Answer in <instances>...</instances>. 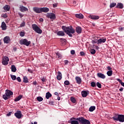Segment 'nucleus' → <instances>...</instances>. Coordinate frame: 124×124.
I'll return each instance as SVG.
<instances>
[{"mask_svg":"<svg viewBox=\"0 0 124 124\" xmlns=\"http://www.w3.org/2000/svg\"><path fill=\"white\" fill-rule=\"evenodd\" d=\"M62 29L63 30V31H64V32L67 34V35L70 36V37H72V34L75 33V30L72 26L66 27L62 26Z\"/></svg>","mask_w":124,"mask_h":124,"instance_id":"obj_1","label":"nucleus"},{"mask_svg":"<svg viewBox=\"0 0 124 124\" xmlns=\"http://www.w3.org/2000/svg\"><path fill=\"white\" fill-rule=\"evenodd\" d=\"M11 95H13V92L9 90H6L5 94L2 95V98L5 100H7L10 98Z\"/></svg>","mask_w":124,"mask_h":124,"instance_id":"obj_2","label":"nucleus"},{"mask_svg":"<svg viewBox=\"0 0 124 124\" xmlns=\"http://www.w3.org/2000/svg\"><path fill=\"white\" fill-rule=\"evenodd\" d=\"M32 29L35 32L39 33V34L42 33V30L36 24H32Z\"/></svg>","mask_w":124,"mask_h":124,"instance_id":"obj_3","label":"nucleus"},{"mask_svg":"<svg viewBox=\"0 0 124 124\" xmlns=\"http://www.w3.org/2000/svg\"><path fill=\"white\" fill-rule=\"evenodd\" d=\"M78 120V122L80 124H91V122L89 120L85 119L83 117H79Z\"/></svg>","mask_w":124,"mask_h":124,"instance_id":"obj_4","label":"nucleus"},{"mask_svg":"<svg viewBox=\"0 0 124 124\" xmlns=\"http://www.w3.org/2000/svg\"><path fill=\"white\" fill-rule=\"evenodd\" d=\"M31 42L28 41L27 39H24L23 40H21L19 41V44L21 45H25V46H29L31 44Z\"/></svg>","mask_w":124,"mask_h":124,"instance_id":"obj_5","label":"nucleus"},{"mask_svg":"<svg viewBox=\"0 0 124 124\" xmlns=\"http://www.w3.org/2000/svg\"><path fill=\"white\" fill-rule=\"evenodd\" d=\"M80 117L78 118H75V117H72L70 119V122L71 124H79L80 123H79V120L78 119H79Z\"/></svg>","mask_w":124,"mask_h":124,"instance_id":"obj_6","label":"nucleus"},{"mask_svg":"<svg viewBox=\"0 0 124 124\" xmlns=\"http://www.w3.org/2000/svg\"><path fill=\"white\" fill-rule=\"evenodd\" d=\"M15 116L17 118V119H21L23 117V114H22V111L20 110H17L16 113H15Z\"/></svg>","mask_w":124,"mask_h":124,"instance_id":"obj_7","label":"nucleus"},{"mask_svg":"<svg viewBox=\"0 0 124 124\" xmlns=\"http://www.w3.org/2000/svg\"><path fill=\"white\" fill-rule=\"evenodd\" d=\"M8 62H9V58L8 57L5 56L2 59V63L3 65H7Z\"/></svg>","mask_w":124,"mask_h":124,"instance_id":"obj_8","label":"nucleus"},{"mask_svg":"<svg viewBox=\"0 0 124 124\" xmlns=\"http://www.w3.org/2000/svg\"><path fill=\"white\" fill-rule=\"evenodd\" d=\"M46 18H49V19H56V15L54 13H47L46 15Z\"/></svg>","mask_w":124,"mask_h":124,"instance_id":"obj_9","label":"nucleus"},{"mask_svg":"<svg viewBox=\"0 0 124 124\" xmlns=\"http://www.w3.org/2000/svg\"><path fill=\"white\" fill-rule=\"evenodd\" d=\"M19 10L21 12H26V11H29V9L23 5H20Z\"/></svg>","mask_w":124,"mask_h":124,"instance_id":"obj_10","label":"nucleus"},{"mask_svg":"<svg viewBox=\"0 0 124 124\" xmlns=\"http://www.w3.org/2000/svg\"><path fill=\"white\" fill-rule=\"evenodd\" d=\"M118 121L120 122V123L124 122V115L123 114H119L118 115Z\"/></svg>","mask_w":124,"mask_h":124,"instance_id":"obj_11","label":"nucleus"},{"mask_svg":"<svg viewBox=\"0 0 124 124\" xmlns=\"http://www.w3.org/2000/svg\"><path fill=\"white\" fill-rule=\"evenodd\" d=\"M33 10L36 13H41V8H38L37 7H34L33 8Z\"/></svg>","mask_w":124,"mask_h":124,"instance_id":"obj_12","label":"nucleus"},{"mask_svg":"<svg viewBox=\"0 0 124 124\" xmlns=\"http://www.w3.org/2000/svg\"><path fill=\"white\" fill-rule=\"evenodd\" d=\"M1 28L2 31H5L7 29V26H6V24L4 21L2 22L1 25Z\"/></svg>","mask_w":124,"mask_h":124,"instance_id":"obj_13","label":"nucleus"},{"mask_svg":"<svg viewBox=\"0 0 124 124\" xmlns=\"http://www.w3.org/2000/svg\"><path fill=\"white\" fill-rule=\"evenodd\" d=\"M89 18H90V19H92V20H98V19H99V16L90 15L89 16Z\"/></svg>","mask_w":124,"mask_h":124,"instance_id":"obj_14","label":"nucleus"},{"mask_svg":"<svg viewBox=\"0 0 124 124\" xmlns=\"http://www.w3.org/2000/svg\"><path fill=\"white\" fill-rule=\"evenodd\" d=\"M76 31L78 34H80L82 32V28L80 26L76 27Z\"/></svg>","mask_w":124,"mask_h":124,"instance_id":"obj_15","label":"nucleus"},{"mask_svg":"<svg viewBox=\"0 0 124 124\" xmlns=\"http://www.w3.org/2000/svg\"><path fill=\"white\" fill-rule=\"evenodd\" d=\"M97 76L98 78H101V79H105V78H106L105 75L101 73H98Z\"/></svg>","mask_w":124,"mask_h":124,"instance_id":"obj_16","label":"nucleus"},{"mask_svg":"<svg viewBox=\"0 0 124 124\" xmlns=\"http://www.w3.org/2000/svg\"><path fill=\"white\" fill-rule=\"evenodd\" d=\"M89 93H90L89 91H83L81 92V95L82 97H86Z\"/></svg>","mask_w":124,"mask_h":124,"instance_id":"obj_17","label":"nucleus"},{"mask_svg":"<svg viewBox=\"0 0 124 124\" xmlns=\"http://www.w3.org/2000/svg\"><path fill=\"white\" fill-rule=\"evenodd\" d=\"M75 80L76 81V83L78 84V85H80V84L82 83V79H81V78L79 77H76Z\"/></svg>","mask_w":124,"mask_h":124,"instance_id":"obj_18","label":"nucleus"},{"mask_svg":"<svg viewBox=\"0 0 124 124\" xmlns=\"http://www.w3.org/2000/svg\"><path fill=\"white\" fill-rule=\"evenodd\" d=\"M76 18H78V19H84V15L83 14H77L75 15Z\"/></svg>","mask_w":124,"mask_h":124,"instance_id":"obj_19","label":"nucleus"},{"mask_svg":"<svg viewBox=\"0 0 124 124\" xmlns=\"http://www.w3.org/2000/svg\"><path fill=\"white\" fill-rule=\"evenodd\" d=\"M49 12V8L47 7H43L41 8V12H44L45 13H47V12Z\"/></svg>","mask_w":124,"mask_h":124,"instance_id":"obj_20","label":"nucleus"},{"mask_svg":"<svg viewBox=\"0 0 124 124\" xmlns=\"http://www.w3.org/2000/svg\"><path fill=\"white\" fill-rule=\"evenodd\" d=\"M3 41L4 43H9L10 42V38L9 36H6L3 38Z\"/></svg>","mask_w":124,"mask_h":124,"instance_id":"obj_21","label":"nucleus"},{"mask_svg":"<svg viewBox=\"0 0 124 124\" xmlns=\"http://www.w3.org/2000/svg\"><path fill=\"white\" fill-rule=\"evenodd\" d=\"M106 41V39L101 38L97 40V44H101V43H105Z\"/></svg>","mask_w":124,"mask_h":124,"instance_id":"obj_22","label":"nucleus"},{"mask_svg":"<svg viewBox=\"0 0 124 124\" xmlns=\"http://www.w3.org/2000/svg\"><path fill=\"white\" fill-rule=\"evenodd\" d=\"M116 8H119V9H123L124 8V4L122 3H118Z\"/></svg>","mask_w":124,"mask_h":124,"instance_id":"obj_23","label":"nucleus"},{"mask_svg":"<svg viewBox=\"0 0 124 124\" xmlns=\"http://www.w3.org/2000/svg\"><path fill=\"white\" fill-rule=\"evenodd\" d=\"M57 80H59V81L60 80H62V73L61 72H58L57 73Z\"/></svg>","mask_w":124,"mask_h":124,"instance_id":"obj_24","label":"nucleus"},{"mask_svg":"<svg viewBox=\"0 0 124 124\" xmlns=\"http://www.w3.org/2000/svg\"><path fill=\"white\" fill-rule=\"evenodd\" d=\"M57 34L59 36H64V35H65L64 32L62 31H59L57 32Z\"/></svg>","mask_w":124,"mask_h":124,"instance_id":"obj_25","label":"nucleus"},{"mask_svg":"<svg viewBox=\"0 0 124 124\" xmlns=\"http://www.w3.org/2000/svg\"><path fill=\"white\" fill-rule=\"evenodd\" d=\"M3 9L5 10V11H9V10H10V6L8 5H5L3 7Z\"/></svg>","mask_w":124,"mask_h":124,"instance_id":"obj_26","label":"nucleus"},{"mask_svg":"<svg viewBox=\"0 0 124 124\" xmlns=\"http://www.w3.org/2000/svg\"><path fill=\"white\" fill-rule=\"evenodd\" d=\"M23 97V95H19L18 97H16L15 99V102H17V101H19V100H20Z\"/></svg>","mask_w":124,"mask_h":124,"instance_id":"obj_27","label":"nucleus"},{"mask_svg":"<svg viewBox=\"0 0 124 124\" xmlns=\"http://www.w3.org/2000/svg\"><path fill=\"white\" fill-rule=\"evenodd\" d=\"M51 96H52V94H51L50 92H47L46 93V99H49V98H50V97H51Z\"/></svg>","mask_w":124,"mask_h":124,"instance_id":"obj_28","label":"nucleus"},{"mask_svg":"<svg viewBox=\"0 0 124 124\" xmlns=\"http://www.w3.org/2000/svg\"><path fill=\"white\" fill-rule=\"evenodd\" d=\"M113 121H117V122L119 121V115L116 114L112 117Z\"/></svg>","mask_w":124,"mask_h":124,"instance_id":"obj_29","label":"nucleus"},{"mask_svg":"<svg viewBox=\"0 0 124 124\" xmlns=\"http://www.w3.org/2000/svg\"><path fill=\"white\" fill-rule=\"evenodd\" d=\"M11 70L12 72H15L16 71H17V69L14 65H12Z\"/></svg>","mask_w":124,"mask_h":124,"instance_id":"obj_30","label":"nucleus"},{"mask_svg":"<svg viewBox=\"0 0 124 124\" xmlns=\"http://www.w3.org/2000/svg\"><path fill=\"white\" fill-rule=\"evenodd\" d=\"M60 40L62 45H65V44H66V40L65 39L61 38Z\"/></svg>","mask_w":124,"mask_h":124,"instance_id":"obj_31","label":"nucleus"},{"mask_svg":"<svg viewBox=\"0 0 124 124\" xmlns=\"http://www.w3.org/2000/svg\"><path fill=\"white\" fill-rule=\"evenodd\" d=\"M107 74L108 76H112V75H113V71L112 70L108 71L107 72Z\"/></svg>","mask_w":124,"mask_h":124,"instance_id":"obj_32","label":"nucleus"},{"mask_svg":"<svg viewBox=\"0 0 124 124\" xmlns=\"http://www.w3.org/2000/svg\"><path fill=\"white\" fill-rule=\"evenodd\" d=\"M94 110H95V107H94V106H91L89 108L90 112H93V111H94Z\"/></svg>","mask_w":124,"mask_h":124,"instance_id":"obj_33","label":"nucleus"},{"mask_svg":"<svg viewBox=\"0 0 124 124\" xmlns=\"http://www.w3.org/2000/svg\"><path fill=\"white\" fill-rule=\"evenodd\" d=\"M116 80L121 84V86H123V87H124V82L122 81V80H121V79L117 78Z\"/></svg>","mask_w":124,"mask_h":124,"instance_id":"obj_34","label":"nucleus"},{"mask_svg":"<svg viewBox=\"0 0 124 124\" xmlns=\"http://www.w3.org/2000/svg\"><path fill=\"white\" fill-rule=\"evenodd\" d=\"M23 82L24 83H29V79L27 77L25 76L23 77Z\"/></svg>","mask_w":124,"mask_h":124,"instance_id":"obj_35","label":"nucleus"},{"mask_svg":"<svg viewBox=\"0 0 124 124\" xmlns=\"http://www.w3.org/2000/svg\"><path fill=\"white\" fill-rule=\"evenodd\" d=\"M117 3H114V2H112L110 4L109 7L110 8H113V7H115V6H116Z\"/></svg>","mask_w":124,"mask_h":124,"instance_id":"obj_36","label":"nucleus"},{"mask_svg":"<svg viewBox=\"0 0 124 124\" xmlns=\"http://www.w3.org/2000/svg\"><path fill=\"white\" fill-rule=\"evenodd\" d=\"M37 100L39 102H41L43 101V98L41 96H38L37 97Z\"/></svg>","mask_w":124,"mask_h":124,"instance_id":"obj_37","label":"nucleus"},{"mask_svg":"<svg viewBox=\"0 0 124 124\" xmlns=\"http://www.w3.org/2000/svg\"><path fill=\"white\" fill-rule=\"evenodd\" d=\"M91 87H92V88H94L95 87H96V84H95V82L92 81L91 83Z\"/></svg>","mask_w":124,"mask_h":124,"instance_id":"obj_38","label":"nucleus"},{"mask_svg":"<svg viewBox=\"0 0 124 124\" xmlns=\"http://www.w3.org/2000/svg\"><path fill=\"white\" fill-rule=\"evenodd\" d=\"M71 101L73 103H76V99L73 97H71Z\"/></svg>","mask_w":124,"mask_h":124,"instance_id":"obj_39","label":"nucleus"},{"mask_svg":"<svg viewBox=\"0 0 124 124\" xmlns=\"http://www.w3.org/2000/svg\"><path fill=\"white\" fill-rule=\"evenodd\" d=\"M11 78L12 79V80H15L16 79V76L13 75H10Z\"/></svg>","mask_w":124,"mask_h":124,"instance_id":"obj_40","label":"nucleus"},{"mask_svg":"<svg viewBox=\"0 0 124 124\" xmlns=\"http://www.w3.org/2000/svg\"><path fill=\"white\" fill-rule=\"evenodd\" d=\"M90 53L92 54V55H94L95 54V50L94 49H92L90 50Z\"/></svg>","mask_w":124,"mask_h":124,"instance_id":"obj_41","label":"nucleus"},{"mask_svg":"<svg viewBox=\"0 0 124 124\" xmlns=\"http://www.w3.org/2000/svg\"><path fill=\"white\" fill-rule=\"evenodd\" d=\"M25 26H26V22H25V21H23L20 25V28H22V27H25Z\"/></svg>","mask_w":124,"mask_h":124,"instance_id":"obj_42","label":"nucleus"},{"mask_svg":"<svg viewBox=\"0 0 124 124\" xmlns=\"http://www.w3.org/2000/svg\"><path fill=\"white\" fill-rule=\"evenodd\" d=\"M96 86L99 88V89H101V84H100V83L97 82L96 83Z\"/></svg>","mask_w":124,"mask_h":124,"instance_id":"obj_43","label":"nucleus"},{"mask_svg":"<svg viewBox=\"0 0 124 124\" xmlns=\"http://www.w3.org/2000/svg\"><path fill=\"white\" fill-rule=\"evenodd\" d=\"M1 17L4 18V19H6V18H7V14H5L1 15Z\"/></svg>","mask_w":124,"mask_h":124,"instance_id":"obj_44","label":"nucleus"},{"mask_svg":"<svg viewBox=\"0 0 124 124\" xmlns=\"http://www.w3.org/2000/svg\"><path fill=\"white\" fill-rule=\"evenodd\" d=\"M56 55H57L58 59H60V58H62V54H61V53L57 52L56 53Z\"/></svg>","mask_w":124,"mask_h":124,"instance_id":"obj_45","label":"nucleus"},{"mask_svg":"<svg viewBox=\"0 0 124 124\" xmlns=\"http://www.w3.org/2000/svg\"><path fill=\"white\" fill-rule=\"evenodd\" d=\"M19 34H20V36H22V37L25 36V32H23V31H21V32L19 33Z\"/></svg>","mask_w":124,"mask_h":124,"instance_id":"obj_46","label":"nucleus"},{"mask_svg":"<svg viewBox=\"0 0 124 124\" xmlns=\"http://www.w3.org/2000/svg\"><path fill=\"white\" fill-rule=\"evenodd\" d=\"M64 83L66 85V86H68V85H69V81L68 80H66L64 81Z\"/></svg>","mask_w":124,"mask_h":124,"instance_id":"obj_47","label":"nucleus"},{"mask_svg":"<svg viewBox=\"0 0 124 124\" xmlns=\"http://www.w3.org/2000/svg\"><path fill=\"white\" fill-rule=\"evenodd\" d=\"M16 80L17 81H18V82H21L22 81V80L21 79V78H20V77H18L16 78Z\"/></svg>","mask_w":124,"mask_h":124,"instance_id":"obj_48","label":"nucleus"},{"mask_svg":"<svg viewBox=\"0 0 124 124\" xmlns=\"http://www.w3.org/2000/svg\"><path fill=\"white\" fill-rule=\"evenodd\" d=\"M124 27H120L119 28V31H124Z\"/></svg>","mask_w":124,"mask_h":124,"instance_id":"obj_49","label":"nucleus"},{"mask_svg":"<svg viewBox=\"0 0 124 124\" xmlns=\"http://www.w3.org/2000/svg\"><path fill=\"white\" fill-rule=\"evenodd\" d=\"M18 15L19 16L20 18H22V17H24V15H23L21 13H18Z\"/></svg>","mask_w":124,"mask_h":124,"instance_id":"obj_50","label":"nucleus"},{"mask_svg":"<svg viewBox=\"0 0 124 124\" xmlns=\"http://www.w3.org/2000/svg\"><path fill=\"white\" fill-rule=\"evenodd\" d=\"M75 54V50H71V55H74Z\"/></svg>","mask_w":124,"mask_h":124,"instance_id":"obj_51","label":"nucleus"},{"mask_svg":"<svg viewBox=\"0 0 124 124\" xmlns=\"http://www.w3.org/2000/svg\"><path fill=\"white\" fill-rule=\"evenodd\" d=\"M64 64L66 65L67 64H68V62H69L68 60H65L64 61Z\"/></svg>","mask_w":124,"mask_h":124,"instance_id":"obj_52","label":"nucleus"},{"mask_svg":"<svg viewBox=\"0 0 124 124\" xmlns=\"http://www.w3.org/2000/svg\"><path fill=\"white\" fill-rule=\"evenodd\" d=\"M92 43H93V44H94L95 43H98V42L96 40H92Z\"/></svg>","mask_w":124,"mask_h":124,"instance_id":"obj_53","label":"nucleus"},{"mask_svg":"<svg viewBox=\"0 0 124 124\" xmlns=\"http://www.w3.org/2000/svg\"><path fill=\"white\" fill-rule=\"evenodd\" d=\"M12 114V112H9L7 114V116L8 117H10V116H11V114Z\"/></svg>","mask_w":124,"mask_h":124,"instance_id":"obj_54","label":"nucleus"},{"mask_svg":"<svg viewBox=\"0 0 124 124\" xmlns=\"http://www.w3.org/2000/svg\"><path fill=\"white\" fill-rule=\"evenodd\" d=\"M107 68L108 70H109V71L112 70V68H111V67H110L109 66H107Z\"/></svg>","mask_w":124,"mask_h":124,"instance_id":"obj_55","label":"nucleus"},{"mask_svg":"<svg viewBox=\"0 0 124 124\" xmlns=\"http://www.w3.org/2000/svg\"><path fill=\"white\" fill-rule=\"evenodd\" d=\"M41 80H42V82H45V81H46V78H41Z\"/></svg>","mask_w":124,"mask_h":124,"instance_id":"obj_56","label":"nucleus"},{"mask_svg":"<svg viewBox=\"0 0 124 124\" xmlns=\"http://www.w3.org/2000/svg\"><path fill=\"white\" fill-rule=\"evenodd\" d=\"M80 56H84V55H85V53H84L83 51H81L80 52Z\"/></svg>","mask_w":124,"mask_h":124,"instance_id":"obj_57","label":"nucleus"},{"mask_svg":"<svg viewBox=\"0 0 124 124\" xmlns=\"http://www.w3.org/2000/svg\"><path fill=\"white\" fill-rule=\"evenodd\" d=\"M28 71H29V72H30V73H32V71L30 69H28Z\"/></svg>","mask_w":124,"mask_h":124,"instance_id":"obj_58","label":"nucleus"},{"mask_svg":"<svg viewBox=\"0 0 124 124\" xmlns=\"http://www.w3.org/2000/svg\"><path fill=\"white\" fill-rule=\"evenodd\" d=\"M39 21H40V22H43V21H44V20L43 19V18H40Z\"/></svg>","mask_w":124,"mask_h":124,"instance_id":"obj_59","label":"nucleus"},{"mask_svg":"<svg viewBox=\"0 0 124 124\" xmlns=\"http://www.w3.org/2000/svg\"><path fill=\"white\" fill-rule=\"evenodd\" d=\"M54 94H55V95H58V96H59V93H58V92H55V93H54Z\"/></svg>","mask_w":124,"mask_h":124,"instance_id":"obj_60","label":"nucleus"},{"mask_svg":"<svg viewBox=\"0 0 124 124\" xmlns=\"http://www.w3.org/2000/svg\"><path fill=\"white\" fill-rule=\"evenodd\" d=\"M119 90H120V92H123V91H124V88H120V89H119Z\"/></svg>","mask_w":124,"mask_h":124,"instance_id":"obj_61","label":"nucleus"},{"mask_svg":"<svg viewBox=\"0 0 124 124\" xmlns=\"http://www.w3.org/2000/svg\"><path fill=\"white\" fill-rule=\"evenodd\" d=\"M36 84H37V82H36V81H34L33 82V85H36Z\"/></svg>","mask_w":124,"mask_h":124,"instance_id":"obj_62","label":"nucleus"},{"mask_svg":"<svg viewBox=\"0 0 124 124\" xmlns=\"http://www.w3.org/2000/svg\"><path fill=\"white\" fill-rule=\"evenodd\" d=\"M57 99H58V100H61V97H58Z\"/></svg>","mask_w":124,"mask_h":124,"instance_id":"obj_63","label":"nucleus"},{"mask_svg":"<svg viewBox=\"0 0 124 124\" xmlns=\"http://www.w3.org/2000/svg\"><path fill=\"white\" fill-rule=\"evenodd\" d=\"M33 124H37V122H34Z\"/></svg>","mask_w":124,"mask_h":124,"instance_id":"obj_64","label":"nucleus"}]
</instances>
